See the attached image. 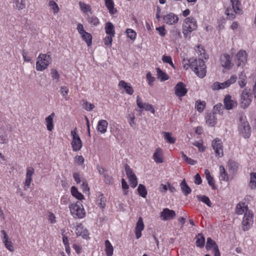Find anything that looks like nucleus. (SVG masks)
<instances>
[{"mask_svg": "<svg viewBox=\"0 0 256 256\" xmlns=\"http://www.w3.org/2000/svg\"><path fill=\"white\" fill-rule=\"evenodd\" d=\"M190 67L193 70L196 74L200 78H203L206 74V66L204 61L201 58H190L188 60Z\"/></svg>", "mask_w": 256, "mask_h": 256, "instance_id": "1", "label": "nucleus"}, {"mask_svg": "<svg viewBox=\"0 0 256 256\" xmlns=\"http://www.w3.org/2000/svg\"><path fill=\"white\" fill-rule=\"evenodd\" d=\"M196 20L192 16L187 18L182 26V32L185 38L190 36L191 32L197 28Z\"/></svg>", "mask_w": 256, "mask_h": 256, "instance_id": "2", "label": "nucleus"}, {"mask_svg": "<svg viewBox=\"0 0 256 256\" xmlns=\"http://www.w3.org/2000/svg\"><path fill=\"white\" fill-rule=\"evenodd\" d=\"M50 52L46 54H40L37 58L36 62V69L38 71L46 70L52 62Z\"/></svg>", "mask_w": 256, "mask_h": 256, "instance_id": "3", "label": "nucleus"}, {"mask_svg": "<svg viewBox=\"0 0 256 256\" xmlns=\"http://www.w3.org/2000/svg\"><path fill=\"white\" fill-rule=\"evenodd\" d=\"M70 212L74 217L78 218H83L86 215L85 210L80 202H78L74 204H70L69 206Z\"/></svg>", "mask_w": 256, "mask_h": 256, "instance_id": "4", "label": "nucleus"}, {"mask_svg": "<svg viewBox=\"0 0 256 256\" xmlns=\"http://www.w3.org/2000/svg\"><path fill=\"white\" fill-rule=\"evenodd\" d=\"M71 136H72V142H71L72 150L74 152L80 150L82 146V142L77 134V128H75L71 131Z\"/></svg>", "mask_w": 256, "mask_h": 256, "instance_id": "5", "label": "nucleus"}, {"mask_svg": "<svg viewBox=\"0 0 256 256\" xmlns=\"http://www.w3.org/2000/svg\"><path fill=\"white\" fill-rule=\"evenodd\" d=\"M238 130L240 134L244 138H248L250 135L251 128L248 122L246 121L242 117L240 118V124Z\"/></svg>", "mask_w": 256, "mask_h": 256, "instance_id": "6", "label": "nucleus"}, {"mask_svg": "<svg viewBox=\"0 0 256 256\" xmlns=\"http://www.w3.org/2000/svg\"><path fill=\"white\" fill-rule=\"evenodd\" d=\"M252 102V96L250 90L244 88L242 92L240 98V106L243 108H246Z\"/></svg>", "mask_w": 256, "mask_h": 256, "instance_id": "7", "label": "nucleus"}, {"mask_svg": "<svg viewBox=\"0 0 256 256\" xmlns=\"http://www.w3.org/2000/svg\"><path fill=\"white\" fill-rule=\"evenodd\" d=\"M232 58V56L228 54H222L220 58L221 66L228 70L232 69L234 66Z\"/></svg>", "mask_w": 256, "mask_h": 256, "instance_id": "8", "label": "nucleus"}, {"mask_svg": "<svg viewBox=\"0 0 256 256\" xmlns=\"http://www.w3.org/2000/svg\"><path fill=\"white\" fill-rule=\"evenodd\" d=\"M253 222V214L250 211H246L244 214L242 220V230H248Z\"/></svg>", "mask_w": 256, "mask_h": 256, "instance_id": "9", "label": "nucleus"}, {"mask_svg": "<svg viewBox=\"0 0 256 256\" xmlns=\"http://www.w3.org/2000/svg\"><path fill=\"white\" fill-rule=\"evenodd\" d=\"M212 146L216 156L222 157L224 156L222 144L220 140L216 138L212 142Z\"/></svg>", "mask_w": 256, "mask_h": 256, "instance_id": "10", "label": "nucleus"}, {"mask_svg": "<svg viewBox=\"0 0 256 256\" xmlns=\"http://www.w3.org/2000/svg\"><path fill=\"white\" fill-rule=\"evenodd\" d=\"M176 216L174 210L168 208H164L160 214V217L163 220H169L174 218Z\"/></svg>", "mask_w": 256, "mask_h": 256, "instance_id": "11", "label": "nucleus"}, {"mask_svg": "<svg viewBox=\"0 0 256 256\" xmlns=\"http://www.w3.org/2000/svg\"><path fill=\"white\" fill-rule=\"evenodd\" d=\"M247 54L244 50H240L236 56L237 66H242L246 60Z\"/></svg>", "mask_w": 256, "mask_h": 256, "instance_id": "12", "label": "nucleus"}, {"mask_svg": "<svg viewBox=\"0 0 256 256\" xmlns=\"http://www.w3.org/2000/svg\"><path fill=\"white\" fill-rule=\"evenodd\" d=\"M34 170L32 167L29 166L26 168V178L24 182V190H27L32 180V176L33 174H34Z\"/></svg>", "mask_w": 256, "mask_h": 256, "instance_id": "13", "label": "nucleus"}, {"mask_svg": "<svg viewBox=\"0 0 256 256\" xmlns=\"http://www.w3.org/2000/svg\"><path fill=\"white\" fill-rule=\"evenodd\" d=\"M174 89L175 94L178 97L184 96L188 92V90L186 88V85L182 82H178L176 86Z\"/></svg>", "mask_w": 256, "mask_h": 256, "instance_id": "14", "label": "nucleus"}, {"mask_svg": "<svg viewBox=\"0 0 256 256\" xmlns=\"http://www.w3.org/2000/svg\"><path fill=\"white\" fill-rule=\"evenodd\" d=\"M136 104L140 108H143L146 111H150L152 114H154L155 112L152 106L147 103H143L139 96H138L136 97Z\"/></svg>", "mask_w": 256, "mask_h": 256, "instance_id": "15", "label": "nucleus"}, {"mask_svg": "<svg viewBox=\"0 0 256 256\" xmlns=\"http://www.w3.org/2000/svg\"><path fill=\"white\" fill-rule=\"evenodd\" d=\"M224 102V108L228 110H231L237 106V102L232 100L230 95H227L225 96Z\"/></svg>", "mask_w": 256, "mask_h": 256, "instance_id": "16", "label": "nucleus"}, {"mask_svg": "<svg viewBox=\"0 0 256 256\" xmlns=\"http://www.w3.org/2000/svg\"><path fill=\"white\" fill-rule=\"evenodd\" d=\"M163 19L164 22L168 24H174L178 20V16L173 13L168 14L164 17Z\"/></svg>", "mask_w": 256, "mask_h": 256, "instance_id": "17", "label": "nucleus"}, {"mask_svg": "<svg viewBox=\"0 0 256 256\" xmlns=\"http://www.w3.org/2000/svg\"><path fill=\"white\" fill-rule=\"evenodd\" d=\"M144 228V224L142 220V218L140 217L138 221L136 222V226L135 228V234L137 239L140 238L142 236V231Z\"/></svg>", "mask_w": 256, "mask_h": 256, "instance_id": "18", "label": "nucleus"}, {"mask_svg": "<svg viewBox=\"0 0 256 256\" xmlns=\"http://www.w3.org/2000/svg\"><path fill=\"white\" fill-rule=\"evenodd\" d=\"M118 86L120 88H124L126 94L132 95L134 94V90L132 87L130 83L126 82L123 80L120 81Z\"/></svg>", "mask_w": 256, "mask_h": 256, "instance_id": "19", "label": "nucleus"}, {"mask_svg": "<svg viewBox=\"0 0 256 256\" xmlns=\"http://www.w3.org/2000/svg\"><path fill=\"white\" fill-rule=\"evenodd\" d=\"M1 233L4 235L3 241L4 243L5 246L10 252L14 250V248L10 240H8V237L6 231L2 230Z\"/></svg>", "mask_w": 256, "mask_h": 256, "instance_id": "20", "label": "nucleus"}, {"mask_svg": "<svg viewBox=\"0 0 256 256\" xmlns=\"http://www.w3.org/2000/svg\"><path fill=\"white\" fill-rule=\"evenodd\" d=\"M108 122L106 120H101L98 122L97 130L100 134H104L107 130Z\"/></svg>", "mask_w": 256, "mask_h": 256, "instance_id": "21", "label": "nucleus"}, {"mask_svg": "<svg viewBox=\"0 0 256 256\" xmlns=\"http://www.w3.org/2000/svg\"><path fill=\"white\" fill-rule=\"evenodd\" d=\"M54 116L55 114L54 112H52L45 119L46 128L49 132L52 131L54 128Z\"/></svg>", "mask_w": 256, "mask_h": 256, "instance_id": "22", "label": "nucleus"}, {"mask_svg": "<svg viewBox=\"0 0 256 256\" xmlns=\"http://www.w3.org/2000/svg\"><path fill=\"white\" fill-rule=\"evenodd\" d=\"M237 80V77L235 75L231 76L230 78L224 82L220 83V89H224L229 87L231 84L236 82Z\"/></svg>", "mask_w": 256, "mask_h": 256, "instance_id": "23", "label": "nucleus"}, {"mask_svg": "<svg viewBox=\"0 0 256 256\" xmlns=\"http://www.w3.org/2000/svg\"><path fill=\"white\" fill-rule=\"evenodd\" d=\"M162 150L160 148H156L153 155V158L156 163L160 164L163 162L164 160L162 156Z\"/></svg>", "mask_w": 256, "mask_h": 256, "instance_id": "24", "label": "nucleus"}, {"mask_svg": "<svg viewBox=\"0 0 256 256\" xmlns=\"http://www.w3.org/2000/svg\"><path fill=\"white\" fill-rule=\"evenodd\" d=\"M206 122L211 126H214L216 122V118L214 113H210L208 114L206 116Z\"/></svg>", "mask_w": 256, "mask_h": 256, "instance_id": "25", "label": "nucleus"}, {"mask_svg": "<svg viewBox=\"0 0 256 256\" xmlns=\"http://www.w3.org/2000/svg\"><path fill=\"white\" fill-rule=\"evenodd\" d=\"M238 14L236 12V10L233 7L229 6L226 9L225 14L227 16V18L228 20H233L235 18V14Z\"/></svg>", "mask_w": 256, "mask_h": 256, "instance_id": "26", "label": "nucleus"}, {"mask_svg": "<svg viewBox=\"0 0 256 256\" xmlns=\"http://www.w3.org/2000/svg\"><path fill=\"white\" fill-rule=\"evenodd\" d=\"M180 186L181 190L182 193L184 194V195L188 196L191 192L192 190L190 188V187L187 184L185 179H184L182 181Z\"/></svg>", "mask_w": 256, "mask_h": 256, "instance_id": "27", "label": "nucleus"}, {"mask_svg": "<svg viewBox=\"0 0 256 256\" xmlns=\"http://www.w3.org/2000/svg\"><path fill=\"white\" fill-rule=\"evenodd\" d=\"M15 8L18 10H23L26 6V0H12Z\"/></svg>", "mask_w": 256, "mask_h": 256, "instance_id": "28", "label": "nucleus"}, {"mask_svg": "<svg viewBox=\"0 0 256 256\" xmlns=\"http://www.w3.org/2000/svg\"><path fill=\"white\" fill-rule=\"evenodd\" d=\"M204 174H206V180H208V184L212 187L213 190H215L216 188L215 186V182L213 178L210 175V174L208 170H206L204 171Z\"/></svg>", "mask_w": 256, "mask_h": 256, "instance_id": "29", "label": "nucleus"}, {"mask_svg": "<svg viewBox=\"0 0 256 256\" xmlns=\"http://www.w3.org/2000/svg\"><path fill=\"white\" fill-rule=\"evenodd\" d=\"M246 211H250L248 210V207L244 203H239L237 204L236 208V212L238 214H242L245 213Z\"/></svg>", "mask_w": 256, "mask_h": 256, "instance_id": "30", "label": "nucleus"}, {"mask_svg": "<svg viewBox=\"0 0 256 256\" xmlns=\"http://www.w3.org/2000/svg\"><path fill=\"white\" fill-rule=\"evenodd\" d=\"M227 166L230 171L235 172L238 170L239 164L237 162L230 160L228 161Z\"/></svg>", "mask_w": 256, "mask_h": 256, "instance_id": "31", "label": "nucleus"}, {"mask_svg": "<svg viewBox=\"0 0 256 256\" xmlns=\"http://www.w3.org/2000/svg\"><path fill=\"white\" fill-rule=\"evenodd\" d=\"M196 246L198 247L203 248L205 244V238L204 236L200 233L198 234L196 237Z\"/></svg>", "mask_w": 256, "mask_h": 256, "instance_id": "32", "label": "nucleus"}, {"mask_svg": "<svg viewBox=\"0 0 256 256\" xmlns=\"http://www.w3.org/2000/svg\"><path fill=\"white\" fill-rule=\"evenodd\" d=\"M106 198L102 194L98 193L97 196V204L98 206L101 208H104L106 204Z\"/></svg>", "mask_w": 256, "mask_h": 256, "instance_id": "33", "label": "nucleus"}, {"mask_svg": "<svg viewBox=\"0 0 256 256\" xmlns=\"http://www.w3.org/2000/svg\"><path fill=\"white\" fill-rule=\"evenodd\" d=\"M106 32L108 35L114 36L115 31L114 24L110 22H108L105 26Z\"/></svg>", "mask_w": 256, "mask_h": 256, "instance_id": "34", "label": "nucleus"}, {"mask_svg": "<svg viewBox=\"0 0 256 256\" xmlns=\"http://www.w3.org/2000/svg\"><path fill=\"white\" fill-rule=\"evenodd\" d=\"M105 252L107 256H112L114 248L108 240H105Z\"/></svg>", "mask_w": 256, "mask_h": 256, "instance_id": "35", "label": "nucleus"}, {"mask_svg": "<svg viewBox=\"0 0 256 256\" xmlns=\"http://www.w3.org/2000/svg\"><path fill=\"white\" fill-rule=\"evenodd\" d=\"M76 234L77 236H82L84 238H87L88 237V231L81 226V225L78 226L76 228Z\"/></svg>", "mask_w": 256, "mask_h": 256, "instance_id": "36", "label": "nucleus"}, {"mask_svg": "<svg viewBox=\"0 0 256 256\" xmlns=\"http://www.w3.org/2000/svg\"><path fill=\"white\" fill-rule=\"evenodd\" d=\"M156 70L158 74V78L160 79V81H165L169 78L168 76L160 68H156Z\"/></svg>", "mask_w": 256, "mask_h": 256, "instance_id": "37", "label": "nucleus"}, {"mask_svg": "<svg viewBox=\"0 0 256 256\" xmlns=\"http://www.w3.org/2000/svg\"><path fill=\"white\" fill-rule=\"evenodd\" d=\"M105 4L110 14H114L116 12V10L114 8V4L112 0H104Z\"/></svg>", "mask_w": 256, "mask_h": 256, "instance_id": "38", "label": "nucleus"}, {"mask_svg": "<svg viewBox=\"0 0 256 256\" xmlns=\"http://www.w3.org/2000/svg\"><path fill=\"white\" fill-rule=\"evenodd\" d=\"M232 6L235 8L236 12L241 14L242 12V4L238 0H230Z\"/></svg>", "mask_w": 256, "mask_h": 256, "instance_id": "39", "label": "nucleus"}, {"mask_svg": "<svg viewBox=\"0 0 256 256\" xmlns=\"http://www.w3.org/2000/svg\"><path fill=\"white\" fill-rule=\"evenodd\" d=\"M82 40L85 41L88 46H90L92 43V36L87 32H84L80 34Z\"/></svg>", "mask_w": 256, "mask_h": 256, "instance_id": "40", "label": "nucleus"}, {"mask_svg": "<svg viewBox=\"0 0 256 256\" xmlns=\"http://www.w3.org/2000/svg\"><path fill=\"white\" fill-rule=\"evenodd\" d=\"M71 193L72 195L78 200H81L83 198L84 196L80 192H78V189L74 186L71 188Z\"/></svg>", "mask_w": 256, "mask_h": 256, "instance_id": "41", "label": "nucleus"}, {"mask_svg": "<svg viewBox=\"0 0 256 256\" xmlns=\"http://www.w3.org/2000/svg\"><path fill=\"white\" fill-rule=\"evenodd\" d=\"M220 171L222 180L224 181H228L229 177L223 166H220Z\"/></svg>", "mask_w": 256, "mask_h": 256, "instance_id": "42", "label": "nucleus"}, {"mask_svg": "<svg viewBox=\"0 0 256 256\" xmlns=\"http://www.w3.org/2000/svg\"><path fill=\"white\" fill-rule=\"evenodd\" d=\"M206 102L204 101H200V100H198L196 102L195 104V108L197 110L198 112H202L205 106H206Z\"/></svg>", "mask_w": 256, "mask_h": 256, "instance_id": "43", "label": "nucleus"}, {"mask_svg": "<svg viewBox=\"0 0 256 256\" xmlns=\"http://www.w3.org/2000/svg\"><path fill=\"white\" fill-rule=\"evenodd\" d=\"M138 194L142 198H145L147 195V190L146 186L142 184H140L138 188Z\"/></svg>", "mask_w": 256, "mask_h": 256, "instance_id": "44", "label": "nucleus"}, {"mask_svg": "<svg viewBox=\"0 0 256 256\" xmlns=\"http://www.w3.org/2000/svg\"><path fill=\"white\" fill-rule=\"evenodd\" d=\"M196 197L199 200L202 202H203L206 204L208 206H212V203L210 202V198L208 196H206L198 195Z\"/></svg>", "mask_w": 256, "mask_h": 256, "instance_id": "45", "label": "nucleus"}, {"mask_svg": "<svg viewBox=\"0 0 256 256\" xmlns=\"http://www.w3.org/2000/svg\"><path fill=\"white\" fill-rule=\"evenodd\" d=\"M165 140L170 144H173L176 142V138L172 136V134L168 132H163Z\"/></svg>", "mask_w": 256, "mask_h": 256, "instance_id": "46", "label": "nucleus"}, {"mask_svg": "<svg viewBox=\"0 0 256 256\" xmlns=\"http://www.w3.org/2000/svg\"><path fill=\"white\" fill-rule=\"evenodd\" d=\"M60 92L66 100H69V98L67 96L69 92L68 88L67 86H61L60 88Z\"/></svg>", "mask_w": 256, "mask_h": 256, "instance_id": "47", "label": "nucleus"}, {"mask_svg": "<svg viewBox=\"0 0 256 256\" xmlns=\"http://www.w3.org/2000/svg\"><path fill=\"white\" fill-rule=\"evenodd\" d=\"M216 246H218L216 244L214 241L210 238H207V242L206 244V248L207 250H210L216 248Z\"/></svg>", "mask_w": 256, "mask_h": 256, "instance_id": "48", "label": "nucleus"}, {"mask_svg": "<svg viewBox=\"0 0 256 256\" xmlns=\"http://www.w3.org/2000/svg\"><path fill=\"white\" fill-rule=\"evenodd\" d=\"M124 168L128 178H134L136 176L128 164L124 165Z\"/></svg>", "mask_w": 256, "mask_h": 256, "instance_id": "49", "label": "nucleus"}, {"mask_svg": "<svg viewBox=\"0 0 256 256\" xmlns=\"http://www.w3.org/2000/svg\"><path fill=\"white\" fill-rule=\"evenodd\" d=\"M48 5L53 10L54 12V14H56L59 11V8L56 3L54 1L52 0H50Z\"/></svg>", "mask_w": 256, "mask_h": 256, "instance_id": "50", "label": "nucleus"}, {"mask_svg": "<svg viewBox=\"0 0 256 256\" xmlns=\"http://www.w3.org/2000/svg\"><path fill=\"white\" fill-rule=\"evenodd\" d=\"M79 4L81 10L84 13L90 12L91 10L90 6L88 4H86L84 2H80Z\"/></svg>", "mask_w": 256, "mask_h": 256, "instance_id": "51", "label": "nucleus"}, {"mask_svg": "<svg viewBox=\"0 0 256 256\" xmlns=\"http://www.w3.org/2000/svg\"><path fill=\"white\" fill-rule=\"evenodd\" d=\"M250 184L252 188H256V173L250 174Z\"/></svg>", "mask_w": 256, "mask_h": 256, "instance_id": "52", "label": "nucleus"}, {"mask_svg": "<svg viewBox=\"0 0 256 256\" xmlns=\"http://www.w3.org/2000/svg\"><path fill=\"white\" fill-rule=\"evenodd\" d=\"M83 107L86 110L88 111H91L94 108V106L92 104L88 103L86 100H84Z\"/></svg>", "mask_w": 256, "mask_h": 256, "instance_id": "53", "label": "nucleus"}, {"mask_svg": "<svg viewBox=\"0 0 256 256\" xmlns=\"http://www.w3.org/2000/svg\"><path fill=\"white\" fill-rule=\"evenodd\" d=\"M162 60L164 62L169 64L172 66L174 68V64L172 62V58L170 56H163L162 57Z\"/></svg>", "mask_w": 256, "mask_h": 256, "instance_id": "54", "label": "nucleus"}, {"mask_svg": "<svg viewBox=\"0 0 256 256\" xmlns=\"http://www.w3.org/2000/svg\"><path fill=\"white\" fill-rule=\"evenodd\" d=\"M128 36L132 40H134L136 37V32L128 28L126 30Z\"/></svg>", "mask_w": 256, "mask_h": 256, "instance_id": "55", "label": "nucleus"}, {"mask_svg": "<svg viewBox=\"0 0 256 256\" xmlns=\"http://www.w3.org/2000/svg\"><path fill=\"white\" fill-rule=\"evenodd\" d=\"M88 21L89 23L96 26L99 24V20L96 16H88Z\"/></svg>", "mask_w": 256, "mask_h": 256, "instance_id": "56", "label": "nucleus"}, {"mask_svg": "<svg viewBox=\"0 0 256 256\" xmlns=\"http://www.w3.org/2000/svg\"><path fill=\"white\" fill-rule=\"evenodd\" d=\"M224 109V107L220 104H217L215 105L214 107V114L216 115V114H220V110Z\"/></svg>", "mask_w": 256, "mask_h": 256, "instance_id": "57", "label": "nucleus"}, {"mask_svg": "<svg viewBox=\"0 0 256 256\" xmlns=\"http://www.w3.org/2000/svg\"><path fill=\"white\" fill-rule=\"evenodd\" d=\"M146 78L148 80V84L150 86H153V82L155 80L156 78L152 76L150 72H148L147 73L146 76Z\"/></svg>", "mask_w": 256, "mask_h": 256, "instance_id": "58", "label": "nucleus"}, {"mask_svg": "<svg viewBox=\"0 0 256 256\" xmlns=\"http://www.w3.org/2000/svg\"><path fill=\"white\" fill-rule=\"evenodd\" d=\"M128 119L129 120V124H130V126L132 128H134V126L135 125V122H134L135 116H134V114H129L128 116Z\"/></svg>", "mask_w": 256, "mask_h": 256, "instance_id": "59", "label": "nucleus"}, {"mask_svg": "<svg viewBox=\"0 0 256 256\" xmlns=\"http://www.w3.org/2000/svg\"><path fill=\"white\" fill-rule=\"evenodd\" d=\"M114 36L110 35H108V36H106L104 40L105 45L108 46H111L112 42V38Z\"/></svg>", "mask_w": 256, "mask_h": 256, "instance_id": "60", "label": "nucleus"}, {"mask_svg": "<svg viewBox=\"0 0 256 256\" xmlns=\"http://www.w3.org/2000/svg\"><path fill=\"white\" fill-rule=\"evenodd\" d=\"M128 180H129L130 186L132 188H134L138 185V180H137V178H136V176H134V178H128Z\"/></svg>", "mask_w": 256, "mask_h": 256, "instance_id": "61", "label": "nucleus"}, {"mask_svg": "<svg viewBox=\"0 0 256 256\" xmlns=\"http://www.w3.org/2000/svg\"><path fill=\"white\" fill-rule=\"evenodd\" d=\"M52 76L54 79L57 80L58 81L59 80L60 75L56 69H52L51 70Z\"/></svg>", "mask_w": 256, "mask_h": 256, "instance_id": "62", "label": "nucleus"}, {"mask_svg": "<svg viewBox=\"0 0 256 256\" xmlns=\"http://www.w3.org/2000/svg\"><path fill=\"white\" fill-rule=\"evenodd\" d=\"M104 180L106 184H110L112 182V177L108 174H104Z\"/></svg>", "mask_w": 256, "mask_h": 256, "instance_id": "63", "label": "nucleus"}, {"mask_svg": "<svg viewBox=\"0 0 256 256\" xmlns=\"http://www.w3.org/2000/svg\"><path fill=\"white\" fill-rule=\"evenodd\" d=\"M202 180L200 176L197 174L194 176V183L196 184L199 185L202 184Z\"/></svg>", "mask_w": 256, "mask_h": 256, "instance_id": "64", "label": "nucleus"}]
</instances>
